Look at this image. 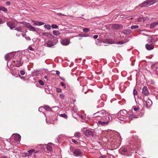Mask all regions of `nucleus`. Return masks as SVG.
Instances as JSON below:
<instances>
[{
  "label": "nucleus",
  "mask_w": 158,
  "mask_h": 158,
  "mask_svg": "<svg viewBox=\"0 0 158 158\" xmlns=\"http://www.w3.org/2000/svg\"><path fill=\"white\" fill-rule=\"evenodd\" d=\"M57 14L58 16H64L65 15L64 14H62L61 13H57Z\"/></svg>",
  "instance_id": "c03bdc74"
},
{
  "label": "nucleus",
  "mask_w": 158,
  "mask_h": 158,
  "mask_svg": "<svg viewBox=\"0 0 158 158\" xmlns=\"http://www.w3.org/2000/svg\"><path fill=\"white\" fill-rule=\"evenodd\" d=\"M39 82L40 85H44V82L42 80H39Z\"/></svg>",
  "instance_id": "79ce46f5"
},
{
  "label": "nucleus",
  "mask_w": 158,
  "mask_h": 158,
  "mask_svg": "<svg viewBox=\"0 0 158 158\" xmlns=\"http://www.w3.org/2000/svg\"><path fill=\"white\" fill-rule=\"evenodd\" d=\"M137 118V115L135 114H131L128 117L129 119L131 120L134 118Z\"/></svg>",
  "instance_id": "4be33fe9"
},
{
  "label": "nucleus",
  "mask_w": 158,
  "mask_h": 158,
  "mask_svg": "<svg viewBox=\"0 0 158 158\" xmlns=\"http://www.w3.org/2000/svg\"><path fill=\"white\" fill-rule=\"evenodd\" d=\"M19 77L21 78H22V77H21V75H19Z\"/></svg>",
  "instance_id": "0e129e2a"
},
{
  "label": "nucleus",
  "mask_w": 158,
  "mask_h": 158,
  "mask_svg": "<svg viewBox=\"0 0 158 158\" xmlns=\"http://www.w3.org/2000/svg\"><path fill=\"white\" fill-rule=\"evenodd\" d=\"M145 35H147V36L148 35H145Z\"/></svg>",
  "instance_id": "774afa93"
},
{
  "label": "nucleus",
  "mask_w": 158,
  "mask_h": 158,
  "mask_svg": "<svg viewBox=\"0 0 158 158\" xmlns=\"http://www.w3.org/2000/svg\"><path fill=\"white\" fill-rule=\"evenodd\" d=\"M157 25H158V21L151 23L150 24V28L151 29L153 28Z\"/></svg>",
  "instance_id": "aec40b11"
},
{
  "label": "nucleus",
  "mask_w": 158,
  "mask_h": 158,
  "mask_svg": "<svg viewBox=\"0 0 158 158\" xmlns=\"http://www.w3.org/2000/svg\"><path fill=\"white\" fill-rule=\"evenodd\" d=\"M12 56V54L10 53L6 55L5 57V60H8V59H10L11 58Z\"/></svg>",
  "instance_id": "412c9836"
},
{
  "label": "nucleus",
  "mask_w": 158,
  "mask_h": 158,
  "mask_svg": "<svg viewBox=\"0 0 158 158\" xmlns=\"http://www.w3.org/2000/svg\"><path fill=\"white\" fill-rule=\"evenodd\" d=\"M43 36H46L48 39L53 38L54 36L48 32H43L42 33Z\"/></svg>",
  "instance_id": "9b49d317"
},
{
  "label": "nucleus",
  "mask_w": 158,
  "mask_h": 158,
  "mask_svg": "<svg viewBox=\"0 0 158 158\" xmlns=\"http://www.w3.org/2000/svg\"><path fill=\"white\" fill-rule=\"evenodd\" d=\"M44 78L46 79H47V80L48 79V77L47 76H44Z\"/></svg>",
  "instance_id": "052dcab7"
},
{
  "label": "nucleus",
  "mask_w": 158,
  "mask_h": 158,
  "mask_svg": "<svg viewBox=\"0 0 158 158\" xmlns=\"http://www.w3.org/2000/svg\"><path fill=\"white\" fill-rule=\"evenodd\" d=\"M52 38L51 39H49L46 42V44L47 47H50L54 46L56 44V43L55 42H54L52 40Z\"/></svg>",
  "instance_id": "7ed1b4c3"
},
{
  "label": "nucleus",
  "mask_w": 158,
  "mask_h": 158,
  "mask_svg": "<svg viewBox=\"0 0 158 158\" xmlns=\"http://www.w3.org/2000/svg\"><path fill=\"white\" fill-rule=\"evenodd\" d=\"M142 93L145 95H148L149 94V93L147 88L145 86L142 89Z\"/></svg>",
  "instance_id": "ddd939ff"
},
{
  "label": "nucleus",
  "mask_w": 158,
  "mask_h": 158,
  "mask_svg": "<svg viewBox=\"0 0 158 158\" xmlns=\"http://www.w3.org/2000/svg\"><path fill=\"white\" fill-rule=\"evenodd\" d=\"M44 27L48 30H50L51 28V26L49 24H46L44 25Z\"/></svg>",
  "instance_id": "2f4dec72"
},
{
  "label": "nucleus",
  "mask_w": 158,
  "mask_h": 158,
  "mask_svg": "<svg viewBox=\"0 0 158 158\" xmlns=\"http://www.w3.org/2000/svg\"><path fill=\"white\" fill-rule=\"evenodd\" d=\"M80 133L76 132L75 133L74 136L77 138H78L80 136Z\"/></svg>",
  "instance_id": "7c9ffc66"
},
{
  "label": "nucleus",
  "mask_w": 158,
  "mask_h": 158,
  "mask_svg": "<svg viewBox=\"0 0 158 158\" xmlns=\"http://www.w3.org/2000/svg\"><path fill=\"white\" fill-rule=\"evenodd\" d=\"M0 11L4 12L5 13L7 14L8 10L7 9L3 6H0Z\"/></svg>",
  "instance_id": "5701e85b"
},
{
  "label": "nucleus",
  "mask_w": 158,
  "mask_h": 158,
  "mask_svg": "<svg viewBox=\"0 0 158 158\" xmlns=\"http://www.w3.org/2000/svg\"><path fill=\"white\" fill-rule=\"evenodd\" d=\"M132 109L134 110L135 111H137L139 109V108L135 107V106H134L132 107Z\"/></svg>",
  "instance_id": "a19ab883"
},
{
  "label": "nucleus",
  "mask_w": 158,
  "mask_h": 158,
  "mask_svg": "<svg viewBox=\"0 0 158 158\" xmlns=\"http://www.w3.org/2000/svg\"><path fill=\"white\" fill-rule=\"evenodd\" d=\"M60 84H61V85L62 86L64 87V88H66V85L63 82H61Z\"/></svg>",
  "instance_id": "49530a36"
},
{
  "label": "nucleus",
  "mask_w": 158,
  "mask_h": 158,
  "mask_svg": "<svg viewBox=\"0 0 158 158\" xmlns=\"http://www.w3.org/2000/svg\"><path fill=\"white\" fill-rule=\"evenodd\" d=\"M133 94L134 96L136 95H137V91L135 89H134L133 90Z\"/></svg>",
  "instance_id": "ea45409f"
},
{
  "label": "nucleus",
  "mask_w": 158,
  "mask_h": 158,
  "mask_svg": "<svg viewBox=\"0 0 158 158\" xmlns=\"http://www.w3.org/2000/svg\"><path fill=\"white\" fill-rule=\"evenodd\" d=\"M122 150L123 152H127V150L125 148H124L122 149Z\"/></svg>",
  "instance_id": "3c124183"
},
{
  "label": "nucleus",
  "mask_w": 158,
  "mask_h": 158,
  "mask_svg": "<svg viewBox=\"0 0 158 158\" xmlns=\"http://www.w3.org/2000/svg\"><path fill=\"white\" fill-rule=\"evenodd\" d=\"M20 74L22 75H24L25 74V72L23 70H21L20 71Z\"/></svg>",
  "instance_id": "de8ad7c7"
},
{
  "label": "nucleus",
  "mask_w": 158,
  "mask_h": 158,
  "mask_svg": "<svg viewBox=\"0 0 158 158\" xmlns=\"http://www.w3.org/2000/svg\"><path fill=\"white\" fill-rule=\"evenodd\" d=\"M3 23L2 19L0 18V24Z\"/></svg>",
  "instance_id": "13d9d810"
},
{
  "label": "nucleus",
  "mask_w": 158,
  "mask_h": 158,
  "mask_svg": "<svg viewBox=\"0 0 158 158\" xmlns=\"http://www.w3.org/2000/svg\"><path fill=\"white\" fill-rule=\"evenodd\" d=\"M85 135L87 136H89V135L93 136V133L91 130L88 129L86 130L84 132Z\"/></svg>",
  "instance_id": "f8f14e48"
},
{
  "label": "nucleus",
  "mask_w": 158,
  "mask_h": 158,
  "mask_svg": "<svg viewBox=\"0 0 158 158\" xmlns=\"http://www.w3.org/2000/svg\"><path fill=\"white\" fill-rule=\"evenodd\" d=\"M106 156H100L99 158H106Z\"/></svg>",
  "instance_id": "bf43d9fd"
},
{
  "label": "nucleus",
  "mask_w": 158,
  "mask_h": 158,
  "mask_svg": "<svg viewBox=\"0 0 158 158\" xmlns=\"http://www.w3.org/2000/svg\"><path fill=\"white\" fill-rule=\"evenodd\" d=\"M127 112L124 110H121L118 114L117 117L119 120L126 121L128 118Z\"/></svg>",
  "instance_id": "f257e3e1"
},
{
  "label": "nucleus",
  "mask_w": 158,
  "mask_h": 158,
  "mask_svg": "<svg viewBox=\"0 0 158 158\" xmlns=\"http://www.w3.org/2000/svg\"><path fill=\"white\" fill-rule=\"evenodd\" d=\"M78 35L80 36V37H87V36H88V35H80V34H79Z\"/></svg>",
  "instance_id": "603ef678"
},
{
  "label": "nucleus",
  "mask_w": 158,
  "mask_h": 158,
  "mask_svg": "<svg viewBox=\"0 0 158 158\" xmlns=\"http://www.w3.org/2000/svg\"><path fill=\"white\" fill-rule=\"evenodd\" d=\"M35 151V150L33 149L29 150L27 151V152L29 153L30 155H31L33 154V152Z\"/></svg>",
  "instance_id": "c85d7f7f"
},
{
  "label": "nucleus",
  "mask_w": 158,
  "mask_h": 158,
  "mask_svg": "<svg viewBox=\"0 0 158 158\" xmlns=\"http://www.w3.org/2000/svg\"><path fill=\"white\" fill-rule=\"evenodd\" d=\"M107 118H108L109 119V122L110 121V118H111V117L109 115H107V116H105L103 117H102V118L98 119V120H101L102 121L106 122V121H107Z\"/></svg>",
  "instance_id": "2eb2a0df"
},
{
  "label": "nucleus",
  "mask_w": 158,
  "mask_h": 158,
  "mask_svg": "<svg viewBox=\"0 0 158 158\" xmlns=\"http://www.w3.org/2000/svg\"><path fill=\"white\" fill-rule=\"evenodd\" d=\"M138 27H139V26L138 25H132L131 27V28L132 29H134L137 28Z\"/></svg>",
  "instance_id": "f704fd0d"
},
{
  "label": "nucleus",
  "mask_w": 158,
  "mask_h": 158,
  "mask_svg": "<svg viewBox=\"0 0 158 158\" xmlns=\"http://www.w3.org/2000/svg\"><path fill=\"white\" fill-rule=\"evenodd\" d=\"M54 29H56L58 28V26L55 24H52L51 26Z\"/></svg>",
  "instance_id": "e433bc0d"
},
{
  "label": "nucleus",
  "mask_w": 158,
  "mask_h": 158,
  "mask_svg": "<svg viewBox=\"0 0 158 158\" xmlns=\"http://www.w3.org/2000/svg\"><path fill=\"white\" fill-rule=\"evenodd\" d=\"M7 25L11 29L14 28L15 26V23L13 21H9L6 23Z\"/></svg>",
  "instance_id": "1a4fd4ad"
},
{
  "label": "nucleus",
  "mask_w": 158,
  "mask_h": 158,
  "mask_svg": "<svg viewBox=\"0 0 158 158\" xmlns=\"http://www.w3.org/2000/svg\"><path fill=\"white\" fill-rule=\"evenodd\" d=\"M22 35L23 37H25L27 40H31V39L29 36L26 35V34H22Z\"/></svg>",
  "instance_id": "cd10ccee"
},
{
  "label": "nucleus",
  "mask_w": 158,
  "mask_h": 158,
  "mask_svg": "<svg viewBox=\"0 0 158 158\" xmlns=\"http://www.w3.org/2000/svg\"><path fill=\"white\" fill-rule=\"evenodd\" d=\"M32 22L33 23V25L34 26H40L44 24V23L41 21H33Z\"/></svg>",
  "instance_id": "4468645a"
},
{
  "label": "nucleus",
  "mask_w": 158,
  "mask_h": 158,
  "mask_svg": "<svg viewBox=\"0 0 158 158\" xmlns=\"http://www.w3.org/2000/svg\"><path fill=\"white\" fill-rule=\"evenodd\" d=\"M56 92L58 93H59L61 92V89L60 88H56Z\"/></svg>",
  "instance_id": "58836bf2"
},
{
  "label": "nucleus",
  "mask_w": 158,
  "mask_h": 158,
  "mask_svg": "<svg viewBox=\"0 0 158 158\" xmlns=\"http://www.w3.org/2000/svg\"><path fill=\"white\" fill-rule=\"evenodd\" d=\"M28 49L29 50L31 51H33L34 50L33 48L31 46H29L28 48Z\"/></svg>",
  "instance_id": "09e8293b"
},
{
  "label": "nucleus",
  "mask_w": 158,
  "mask_h": 158,
  "mask_svg": "<svg viewBox=\"0 0 158 158\" xmlns=\"http://www.w3.org/2000/svg\"><path fill=\"white\" fill-rule=\"evenodd\" d=\"M15 62H16V66L17 67H19L22 66L23 64V63L21 62V60L20 59L19 60L16 61H13L14 63H15Z\"/></svg>",
  "instance_id": "dca6fc26"
},
{
  "label": "nucleus",
  "mask_w": 158,
  "mask_h": 158,
  "mask_svg": "<svg viewBox=\"0 0 158 158\" xmlns=\"http://www.w3.org/2000/svg\"><path fill=\"white\" fill-rule=\"evenodd\" d=\"M38 151H36V152H35V153H38Z\"/></svg>",
  "instance_id": "69168bd1"
},
{
  "label": "nucleus",
  "mask_w": 158,
  "mask_h": 158,
  "mask_svg": "<svg viewBox=\"0 0 158 158\" xmlns=\"http://www.w3.org/2000/svg\"><path fill=\"white\" fill-rule=\"evenodd\" d=\"M118 43L120 44H123V42H122L119 41L118 42Z\"/></svg>",
  "instance_id": "680f3d73"
},
{
  "label": "nucleus",
  "mask_w": 158,
  "mask_h": 158,
  "mask_svg": "<svg viewBox=\"0 0 158 158\" xmlns=\"http://www.w3.org/2000/svg\"><path fill=\"white\" fill-rule=\"evenodd\" d=\"M56 74L57 75H59L60 74V72L59 71L57 70L56 71Z\"/></svg>",
  "instance_id": "864d4df0"
},
{
  "label": "nucleus",
  "mask_w": 158,
  "mask_h": 158,
  "mask_svg": "<svg viewBox=\"0 0 158 158\" xmlns=\"http://www.w3.org/2000/svg\"><path fill=\"white\" fill-rule=\"evenodd\" d=\"M60 116L61 117H62L64 118H67V115L65 114H64V113L63 114H60Z\"/></svg>",
  "instance_id": "c9c22d12"
},
{
  "label": "nucleus",
  "mask_w": 158,
  "mask_h": 158,
  "mask_svg": "<svg viewBox=\"0 0 158 158\" xmlns=\"http://www.w3.org/2000/svg\"><path fill=\"white\" fill-rule=\"evenodd\" d=\"M70 151L72 152L73 153V152L74 151V150L73 147H70Z\"/></svg>",
  "instance_id": "37998d69"
},
{
  "label": "nucleus",
  "mask_w": 158,
  "mask_h": 158,
  "mask_svg": "<svg viewBox=\"0 0 158 158\" xmlns=\"http://www.w3.org/2000/svg\"><path fill=\"white\" fill-rule=\"evenodd\" d=\"M149 6L147 1L142 3L141 4V7L147 6Z\"/></svg>",
  "instance_id": "393cba45"
},
{
  "label": "nucleus",
  "mask_w": 158,
  "mask_h": 158,
  "mask_svg": "<svg viewBox=\"0 0 158 158\" xmlns=\"http://www.w3.org/2000/svg\"><path fill=\"white\" fill-rule=\"evenodd\" d=\"M60 43L63 45L66 46L69 44L70 40L68 39H64L60 40Z\"/></svg>",
  "instance_id": "423d86ee"
},
{
  "label": "nucleus",
  "mask_w": 158,
  "mask_h": 158,
  "mask_svg": "<svg viewBox=\"0 0 158 158\" xmlns=\"http://www.w3.org/2000/svg\"><path fill=\"white\" fill-rule=\"evenodd\" d=\"M24 25L27 28L29 29L30 31H37L36 29L34 27L31 25L29 23H25Z\"/></svg>",
  "instance_id": "20e7f679"
},
{
  "label": "nucleus",
  "mask_w": 158,
  "mask_h": 158,
  "mask_svg": "<svg viewBox=\"0 0 158 158\" xmlns=\"http://www.w3.org/2000/svg\"><path fill=\"white\" fill-rule=\"evenodd\" d=\"M152 104V102L150 99L146 101V106L147 108H149L150 106Z\"/></svg>",
  "instance_id": "6ab92c4d"
},
{
  "label": "nucleus",
  "mask_w": 158,
  "mask_h": 158,
  "mask_svg": "<svg viewBox=\"0 0 158 158\" xmlns=\"http://www.w3.org/2000/svg\"><path fill=\"white\" fill-rule=\"evenodd\" d=\"M47 92V93L48 94V93H49V91H48V92Z\"/></svg>",
  "instance_id": "338daca9"
},
{
  "label": "nucleus",
  "mask_w": 158,
  "mask_h": 158,
  "mask_svg": "<svg viewBox=\"0 0 158 158\" xmlns=\"http://www.w3.org/2000/svg\"><path fill=\"white\" fill-rule=\"evenodd\" d=\"M74 156H76L81 157L83 156V154L81 150L79 149H77L73 152Z\"/></svg>",
  "instance_id": "f03ea898"
},
{
  "label": "nucleus",
  "mask_w": 158,
  "mask_h": 158,
  "mask_svg": "<svg viewBox=\"0 0 158 158\" xmlns=\"http://www.w3.org/2000/svg\"><path fill=\"white\" fill-rule=\"evenodd\" d=\"M72 142L75 144H77V142L76 141L75 139H72Z\"/></svg>",
  "instance_id": "8fccbe9b"
},
{
  "label": "nucleus",
  "mask_w": 158,
  "mask_h": 158,
  "mask_svg": "<svg viewBox=\"0 0 158 158\" xmlns=\"http://www.w3.org/2000/svg\"><path fill=\"white\" fill-rule=\"evenodd\" d=\"M97 114H99V118H101L106 115V112L104 110H102L97 112Z\"/></svg>",
  "instance_id": "6e6552de"
},
{
  "label": "nucleus",
  "mask_w": 158,
  "mask_h": 158,
  "mask_svg": "<svg viewBox=\"0 0 158 158\" xmlns=\"http://www.w3.org/2000/svg\"><path fill=\"white\" fill-rule=\"evenodd\" d=\"M147 2L149 6L152 5L156 2L155 0H147Z\"/></svg>",
  "instance_id": "b1692460"
},
{
  "label": "nucleus",
  "mask_w": 158,
  "mask_h": 158,
  "mask_svg": "<svg viewBox=\"0 0 158 158\" xmlns=\"http://www.w3.org/2000/svg\"><path fill=\"white\" fill-rule=\"evenodd\" d=\"M79 117L82 118H83V116L81 115H80Z\"/></svg>",
  "instance_id": "e2e57ef3"
},
{
  "label": "nucleus",
  "mask_w": 158,
  "mask_h": 158,
  "mask_svg": "<svg viewBox=\"0 0 158 158\" xmlns=\"http://www.w3.org/2000/svg\"><path fill=\"white\" fill-rule=\"evenodd\" d=\"M20 138L21 136L19 134H15L14 139L15 140L17 141H19Z\"/></svg>",
  "instance_id": "a211bd4d"
},
{
  "label": "nucleus",
  "mask_w": 158,
  "mask_h": 158,
  "mask_svg": "<svg viewBox=\"0 0 158 158\" xmlns=\"http://www.w3.org/2000/svg\"><path fill=\"white\" fill-rule=\"evenodd\" d=\"M89 29L88 28H84L83 29V31L84 32L87 33L89 31Z\"/></svg>",
  "instance_id": "72a5a7b5"
},
{
  "label": "nucleus",
  "mask_w": 158,
  "mask_h": 158,
  "mask_svg": "<svg viewBox=\"0 0 158 158\" xmlns=\"http://www.w3.org/2000/svg\"><path fill=\"white\" fill-rule=\"evenodd\" d=\"M123 26L120 24H113L112 25V27L113 29H120L123 28Z\"/></svg>",
  "instance_id": "9d476101"
},
{
  "label": "nucleus",
  "mask_w": 158,
  "mask_h": 158,
  "mask_svg": "<svg viewBox=\"0 0 158 158\" xmlns=\"http://www.w3.org/2000/svg\"><path fill=\"white\" fill-rule=\"evenodd\" d=\"M47 150L49 151H51L52 150V147L49 145H48L47 146Z\"/></svg>",
  "instance_id": "c756f323"
},
{
  "label": "nucleus",
  "mask_w": 158,
  "mask_h": 158,
  "mask_svg": "<svg viewBox=\"0 0 158 158\" xmlns=\"http://www.w3.org/2000/svg\"><path fill=\"white\" fill-rule=\"evenodd\" d=\"M98 120L97 124L98 125H101L102 126H105L107 125L109 122V119L108 118H107V121H106V122L102 121L101 120Z\"/></svg>",
  "instance_id": "39448f33"
},
{
  "label": "nucleus",
  "mask_w": 158,
  "mask_h": 158,
  "mask_svg": "<svg viewBox=\"0 0 158 158\" xmlns=\"http://www.w3.org/2000/svg\"><path fill=\"white\" fill-rule=\"evenodd\" d=\"M46 108V110H50V108L49 107H47Z\"/></svg>",
  "instance_id": "6e6d98bb"
},
{
  "label": "nucleus",
  "mask_w": 158,
  "mask_h": 158,
  "mask_svg": "<svg viewBox=\"0 0 158 158\" xmlns=\"http://www.w3.org/2000/svg\"><path fill=\"white\" fill-rule=\"evenodd\" d=\"M95 116L96 117V118L98 120V119H100L99 116V114H97V113L94 114Z\"/></svg>",
  "instance_id": "4c0bfd02"
},
{
  "label": "nucleus",
  "mask_w": 158,
  "mask_h": 158,
  "mask_svg": "<svg viewBox=\"0 0 158 158\" xmlns=\"http://www.w3.org/2000/svg\"><path fill=\"white\" fill-rule=\"evenodd\" d=\"M23 29V28L22 27L20 26L16 27L15 29V30L20 32H21Z\"/></svg>",
  "instance_id": "a878e982"
},
{
  "label": "nucleus",
  "mask_w": 158,
  "mask_h": 158,
  "mask_svg": "<svg viewBox=\"0 0 158 158\" xmlns=\"http://www.w3.org/2000/svg\"><path fill=\"white\" fill-rule=\"evenodd\" d=\"M59 97L60 98L63 100L64 99L65 96L64 94H63L62 93L61 94H60Z\"/></svg>",
  "instance_id": "473e14b6"
},
{
  "label": "nucleus",
  "mask_w": 158,
  "mask_h": 158,
  "mask_svg": "<svg viewBox=\"0 0 158 158\" xmlns=\"http://www.w3.org/2000/svg\"><path fill=\"white\" fill-rule=\"evenodd\" d=\"M6 4L7 5H9L10 4V2H7L6 3Z\"/></svg>",
  "instance_id": "4d7b16f0"
},
{
  "label": "nucleus",
  "mask_w": 158,
  "mask_h": 158,
  "mask_svg": "<svg viewBox=\"0 0 158 158\" xmlns=\"http://www.w3.org/2000/svg\"><path fill=\"white\" fill-rule=\"evenodd\" d=\"M98 35H94L93 36V38L94 39H96L98 38Z\"/></svg>",
  "instance_id": "5fc2aeb1"
},
{
  "label": "nucleus",
  "mask_w": 158,
  "mask_h": 158,
  "mask_svg": "<svg viewBox=\"0 0 158 158\" xmlns=\"http://www.w3.org/2000/svg\"><path fill=\"white\" fill-rule=\"evenodd\" d=\"M52 33L54 35L56 36H58L60 34V33L58 31H54Z\"/></svg>",
  "instance_id": "bb28decb"
},
{
  "label": "nucleus",
  "mask_w": 158,
  "mask_h": 158,
  "mask_svg": "<svg viewBox=\"0 0 158 158\" xmlns=\"http://www.w3.org/2000/svg\"><path fill=\"white\" fill-rule=\"evenodd\" d=\"M145 47L148 50H150L153 49L154 48V45L152 44L151 43H149L146 44Z\"/></svg>",
  "instance_id": "0eeeda50"
},
{
  "label": "nucleus",
  "mask_w": 158,
  "mask_h": 158,
  "mask_svg": "<svg viewBox=\"0 0 158 158\" xmlns=\"http://www.w3.org/2000/svg\"><path fill=\"white\" fill-rule=\"evenodd\" d=\"M44 108L43 107H40L39 109V111L40 112H42V110L44 109Z\"/></svg>",
  "instance_id": "a18cd8bd"
},
{
  "label": "nucleus",
  "mask_w": 158,
  "mask_h": 158,
  "mask_svg": "<svg viewBox=\"0 0 158 158\" xmlns=\"http://www.w3.org/2000/svg\"><path fill=\"white\" fill-rule=\"evenodd\" d=\"M131 32V31L130 29H125L123 31V33L124 34L129 35Z\"/></svg>",
  "instance_id": "f3484780"
}]
</instances>
